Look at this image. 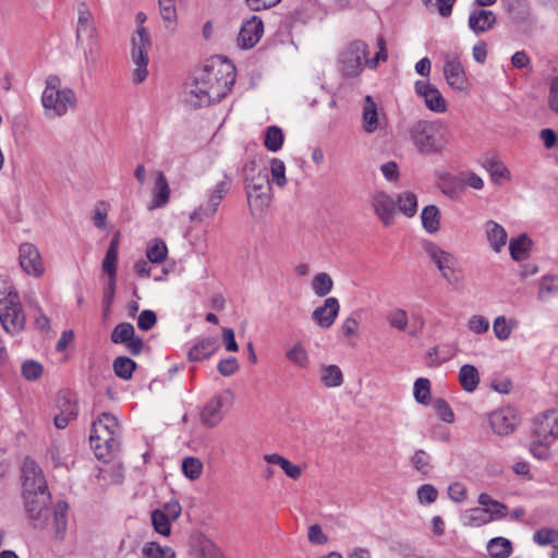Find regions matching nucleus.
Here are the masks:
<instances>
[{
	"label": "nucleus",
	"instance_id": "nucleus-1",
	"mask_svg": "<svg viewBox=\"0 0 558 558\" xmlns=\"http://www.w3.org/2000/svg\"><path fill=\"white\" fill-rule=\"evenodd\" d=\"M235 82V66L228 60H209L189 90L187 101L196 107L209 106L220 101L230 92Z\"/></svg>",
	"mask_w": 558,
	"mask_h": 558
},
{
	"label": "nucleus",
	"instance_id": "nucleus-2",
	"mask_svg": "<svg viewBox=\"0 0 558 558\" xmlns=\"http://www.w3.org/2000/svg\"><path fill=\"white\" fill-rule=\"evenodd\" d=\"M23 498L28 519L36 529L46 526L50 510V493L41 469L31 458H25L21 468Z\"/></svg>",
	"mask_w": 558,
	"mask_h": 558
},
{
	"label": "nucleus",
	"instance_id": "nucleus-3",
	"mask_svg": "<svg viewBox=\"0 0 558 558\" xmlns=\"http://www.w3.org/2000/svg\"><path fill=\"white\" fill-rule=\"evenodd\" d=\"M120 427L110 413H102L94 423L89 435L90 447L98 460L109 461L120 449Z\"/></svg>",
	"mask_w": 558,
	"mask_h": 558
},
{
	"label": "nucleus",
	"instance_id": "nucleus-4",
	"mask_svg": "<svg viewBox=\"0 0 558 558\" xmlns=\"http://www.w3.org/2000/svg\"><path fill=\"white\" fill-rule=\"evenodd\" d=\"M244 181L246 190V198L253 215L263 214L264 209L269 205L270 183L266 170L260 171L256 161H248L244 169Z\"/></svg>",
	"mask_w": 558,
	"mask_h": 558
},
{
	"label": "nucleus",
	"instance_id": "nucleus-5",
	"mask_svg": "<svg viewBox=\"0 0 558 558\" xmlns=\"http://www.w3.org/2000/svg\"><path fill=\"white\" fill-rule=\"evenodd\" d=\"M76 97L74 92L61 87V80L57 75H49L41 96V104L48 118L53 119L64 116L75 107Z\"/></svg>",
	"mask_w": 558,
	"mask_h": 558
},
{
	"label": "nucleus",
	"instance_id": "nucleus-6",
	"mask_svg": "<svg viewBox=\"0 0 558 558\" xmlns=\"http://www.w3.org/2000/svg\"><path fill=\"white\" fill-rule=\"evenodd\" d=\"M232 184V178L225 171L217 172L215 175V185L208 191L207 201L197 207L191 215L192 221H203L206 218L213 217L229 193Z\"/></svg>",
	"mask_w": 558,
	"mask_h": 558
},
{
	"label": "nucleus",
	"instance_id": "nucleus-7",
	"mask_svg": "<svg viewBox=\"0 0 558 558\" xmlns=\"http://www.w3.org/2000/svg\"><path fill=\"white\" fill-rule=\"evenodd\" d=\"M409 133L413 144L422 154L436 153L442 147L440 126L436 122L418 120L411 125Z\"/></svg>",
	"mask_w": 558,
	"mask_h": 558
},
{
	"label": "nucleus",
	"instance_id": "nucleus-8",
	"mask_svg": "<svg viewBox=\"0 0 558 558\" xmlns=\"http://www.w3.org/2000/svg\"><path fill=\"white\" fill-rule=\"evenodd\" d=\"M0 323L12 336L24 330L26 317L17 292H9L3 300H0Z\"/></svg>",
	"mask_w": 558,
	"mask_h": 558
},
{
	"label": "nucleus",
	"instance_id": "nucleus-9",
	"mask_svg": "<svg viewBox=\"0 0 558 558\" xmlns=\"http://www.w3.org/2000/svg\"><path fill=\"white\" fill-rule=\"evenodd\" d=\"M422 246L428 258L437 266L447 282L456 288L460 287L462 278L456 270V257L432 241H424Z\"/></svg>",
	"mask_w": 558,
	"mask_h": 558
},
{
	"label": "nucleus",
	"instance_id": "nucleus-10",
	"mask_svg": "<svg viewBox=\"0 0 558 558\" xmlns=\"http://www.w3.org/2000/svg\"><path fill=\"white\" fill-rule=\"evenodd\" d=\"M150 47V37L145 27L140 26L136 35L132 39V60L135 64L133 71V83H143L148 75V49Z\"/></svg>",
	"mask_w": 558,
	"mask_h": 558
},
{
	"label": "nucleus",
	"instance_id": "nucleus-11",
	"mask_svg": "<svg viewBox=\"0 0 558 558\" xmlns=\"http://www.w3.org/2000/svg\"><path fill=\"white\" fill-rule=\"evenodd\" d=\"M368 46L362 40H354L340 53V71L344 76H357L363 69V61L366 62Z\"/></svg>",
	"mask_w": 558,
	"mask_h": 558
},
{
	"label": "nucleus",
	"instance_id": "nucleus-12",
	"mask_svg": "<svg viewBox=\"0 0 558 558\" xmlns=\"http://www.w3.org/2000/svg\"><path fill=\"white\" fill-rule=\"evenodd\" d=\"M234 401V396L230 389L214 396L204 407L201 413V421L207 427L217 426L223 418V408L230 407Z\"/></svg>",
	"mask_w": 558,
	"mask_h": 558
},
{
	"label": "nucleus",
	"instance_id": "nucleus-13",
	"mask_svg": "<svg viewBox=\"0 0 558 558\" xmlns=\"http://www.w3.org/2000/svg\"><path fill=\"white\" fill-rule=\"evenodd\" d=\"M369 204L378 220L390 227L395 223L397 213L396 199L385 191H375L369 196Z\"/></svg>",
	"mask_w": 558,
	"mask_h": 558
},
{
	"label": "nucleus",
	"instance_id": "nucleus-14",
	"mask_svg": "<svg viewBox=\"0 0 558 558\" xmlns=\"http://www.w3.org/2000/svg\"><path fill=\"white\" fill-rule=\"evenodd\" d=\"M19 263L28 276L40 278L45 274V264L38 248L32 243H22L19 247Z\"/></svg>",
	"mask_w": 558,
	"mask_h": 558
},
{
	"label": "nucleus",
	"instance_id": "nucleus-15",
	"mask_svg": "<svg viewBox=\"0 0 558 558\" xmlns=\"http://www.w3.org/2000/svg\"><path fill=\"white\" fill-rule=\"evenodd\" d=\"M96 39L97 28L94 16L86 3L82 2L77 7L76 44L85 45V41L96 43Z\"/></svg>",
	"mask_w": 558,
	"mask_h": 558
},
{
	"label": "nucleus",
	"instance_id": "nucleus-16",
	"mask_svg": "<svg viewBox=\"0 0 558 558\" xmlns=\"http://www.w3.org/2000/svg\"><path fill=\"white\" fill-rule=\"evenodd\" d=\"M415 93L424 99L429 110L438 113H442L447 110L446 99L440 92L428 82L417 81L415 83Z\"/></svg>",
	"mask_w": 558,
	"mask_h": 558
},
{
	"label": "nucleus",
	"instance_id": "nucleus-17",
	"mask_svg": "<svg viewBox=\"0 0 558 558\" xmlns=\"http://www.w3.org/2000/svg\"><path fill=\"white\" fill-rule=\"evenodd\" d=\"M264 33V24L257 16H252L245 21L240 29L238 37V46L243 49L253 48L262 38Z\"/></svg>",
	"mask_w": 558,
	"mask_h": 558
},
{
	"label": "nucleus",
	"instance_id": "nucleus-18",
	"mask_svg": "<svg viewBox=\"0 0 558 558\" xmlns=\"http://www.w3.org/2000/svg\"><path fill=\"white\" fill-rule=\"evenodd\" d=\"M534 435L553 441L558 438V410H548L536 417Z\"/></svg>",
	"mask_w": 558,
	"mask_h": 558
},
{
	"label": "nucleus",
	"instance_id": "nucleus-19",
	"mask_svg": "<svg viewBox=\"0 0 558 558\" xmlns=\"http://www.w3.org/2000/svg\"><path fill=\"white\" fill-rule=\"evenodd\" d=\"M489 424L494 433L499 436L509 435L518 425V417L510 408H505L493 412L489 416Z\"/></svg>",
	"mask_w": 558,
	"mask_h": 558
},
{
	"label": "nucleus",
	"instance_id": "nucleus-20",
	"mask_svg": "<svg viewBox=\"0 0 558 558\" xmlns=\"http://www.w3.org/2000/svg\"><path fill=\"white\" fill-rule=\"evenodd\" d=\"M340 310L338 300L333 296L327 298L322 306L312 313L313 320L322 328H329L336 320Z\"/></svg>",
	"mask_w": 558,
	"mask_h": 558
},
{
	"label": "nucleus",
	"instance_id": "nucleus-21",
	"mask_svg": "<svg viewBox=\"0 0 558 558\" xmlns=\"http://www.w3.org/2000/svg\"><path fill=\"white\" fill-rule=\"evenodd\" d=\"M444 75L453 89L464 90L468 80L464 69L457 57L449 58L444 65Z\"/></svg>",
	"mask_w": 558,
	"mask_h": 558
},
{
	"label": "nucleus",
	"instance_id": "nucleus-22",
	"mask_svg": "<svg viewBox=\"0 0 558 558\" xmlns=\"http://www.w3.org/2000/svg\"><path fill=\"white\" fill-rule=\"evenodd\" d=\"M496 23L497 17L490 10L475 9L469 16V27L476 34L488 32Z\"/></svg>",
	"mask_w": 558,
	"mask_h": 558
},
{
	"label": "nucleus",
	"instance_id": "nucleus-23",
	"mask_svg": "<svg viewBox=\"0 0 558 558\" xmlns=\"http://www.w3.org/2000/svg\"><path fill=\"white\" fill-rule=\"evenodd\" d=\"M170 186L163 172H156L155 184L153 189L151 203L148 209L162 208L165 207L170 198Z\"/></svg>",
	"mask_w": 558,
	"mask_h": 558
},
{
	"label": "nucleus",
	"instance_id": "nucleus-24",
	"mask_svg": "<svg viewBox=\"0 0 558 558\" xmlns=\"http://www.w3.org/2000/svg\"><path fill=\"white\" fill-rule=\"evenodd\" d=\"M362 120H363V130L372 134L377 131L380 126V118L377 109V105L375 104L372 96L367 95L364 98V105L362 110Z\"/></svg>",
	"mask_w": 558,
	"mask_h": 558
},
{
	"label": "nucleus",
	"instance_id": "nucleus-25",
	"mask_svg": "<svg viewBox=\"0 0 558 558\" xmlns=\"http://www.w3.org/2000/svg\"><path fill=\"white\" fill-rule=\"evenodd\" d=\"M219 349V341L217 337H208L195 343L189 351V360L192 362H199L208 359Z\"/></svg>",
	"mask_w": 558,
	"mask_h": 558
},
{
	"label": "nucleus",
	"instance_id": "nucleus-26",
	"mask_svg": "<svg viewBox=\"0 0 558 558\" xmlns=\"http://www.w3.org/2000/svg\"><path fill=\"white\" fill-rule=\"evenodd\" d=\"M465 526L480 527L495 521L496 519L483 507L466 510L462 515Z\"/></svg>",
	"mask_w": 558,
	"mask_h": 558
},
{
	"label": "nucleus",
	"instance_id": "nucleus-27",
	"mask_svg": "<svg viewBox=\"0 0 558 558\" xmlns=\"http://www.w3.org/2000/svg\"><path fill=\"white\" fill-rule=\"evenodd\" d=\"M160 15L163 21L165 27L171 34H174L177 31V8L174 4V0H158Z\"/></svg>",
	"mask_w": 558,
	"mask_h": 558
},
{
	"label": "nucleus",
	"instance_id": "nucleus-28",
	"mask_svg": "<svg viewBox=\"0 0 558 558\" xmlns=\"http://www.w3.org/2000/svg\"><path fill=\"white\" fill-rule=\"evenodd\" d=\"M459 381L468 392H473L480 384V373L474 365L465 364L459 371Z\"/></svg>",
	"mask_w": 558,
	"mask_h": 558
},
{
	"label": "nucleus",
	"instance_id": "nucleus-29",
	"mask_svg": "<svg viewBox=\"0 0 558 558\" xmlns=\"http://www.w3.org/2000/svg\"><path fill=\"white\" fill-rule=\"evenodd\" d=\"M486 236L492 248L499 252L506 244L507 232L500 225L490 220L486 223Z\"/></svg>",
	"mask_w": 558,
	"mask_h": 558
},
{
	"label": "nucleus",
	"instance_id": "nucleus-30",
	"mask_svg": "<svg viewBox=\"0 0 558 558\" xmlns=\"http://www.w3.org/2000/svg\"><path fill=\"white\" fill-rule=\"evenodd\" d=\"M320 380L327 388L340 387L343 384V374L335 364L323 365L319 368Z\"/></svg>",
	"mask_w": 558,
	"mask_h": 558
},
{
	"label": "nucleus",
	"instance_id": "nucleus-31",
	"mask_svg": "<svg viewBox=\"0 0 558 558\" xmlns=\"http://www.w3.org/2000/svg\"><path fill=\"white\" fill-rule=\"evenodd\" d=\"M264 460L269 464L279 465L286 475L292 480H298L302 475V470L299 465L290 462L288 459L278 453L265 454Z\"/></svg>",
	"mask_w": 558,
	"mask_h": 558
},
{
	"label": "nucleus",
	"instance_id": "nucleus-32",
	"mask_svg": "<svg viewBox=\"0 0 558 558\" xmlns=\"http://www.w3.org/2000/svg\"><path fill=\"white\" fill-rule=\"evenodd\" d=\"M477 502L496 519L501 520L507 517L508 508L506 505L498 500L493 499L488 494L482 493L478 495Z\"/></svg>",
	"mask_w": 558,
	"mask_h": 558
},
{
	"label": "nucleus",
	"instance_id": "nucleus-33",
	"mask_svg": "<svg viewBox=\"0 0 558 558\" xmlns=\"http://www.w3.org/2000/svg\"><path fill=\"white\" fill-rule=\"evenodd\" d=\"M397 211L407 217H413L417 211V197L414 193L405 191L398 195L396 201Z\"/></svg>",
	"mask_w": 558,
	"mask_h": 558
},
{
	"label": "nucleus",
	"instance_id": "nucleus-34",
	"mask_svg": "<svg viewBox=\"0 0 558 558\" xmlns=\"http://www.w3.org/2000/svg\"><path fill=\"white\" fill-rule=\"evenodd\" d=\"M423 228L428 233H435L440 227V213L435 205L425 206L421 214Z\"/></svg>",
	"mask_w": 558,
	"mask_h": 558
},
{
	"label": "nucleus",
	"instance_id": "nucleus-35",
	"mask_svg": "<svg viewBox=\"0 0 558 558\" xmlns=\"http://www.w3.org/2000/svg\"><path fill=\"white\" fill-rule=\"evenodd\" d=\"M531 245L532 241L526 234H521L515 239H511L509 243L511 257L514 260L525 259Z\"/></svg>",
	"mask_w": 558,
	"mask_h": 558
},
{
	"label": "nucleus",
	"instance_id": "nucleus-36",
	"mask_svg": "<svg viewBox=\"0 0 558 558\" xmlns=\"http://www.w3.org/2000/svg\"><path fill=\"white\" fill-rule=\"evenodd\" d=\"M68 509L69 506L65 501H58L53 508V523L56 529V535L59 538H63L68 525Z\"/></svg>",
	"mask_w": 558,
	"mask_h": 558
},
{
	"label": "nucleus",
	"instance_id": "nucleus-37",
	"mask_svg": "<svg viewBox=\"0 0 558 558\" xmlns=\"http://www.w3.org/2000/svg\"><path fill=\"white\" fill-rule=\"evenodd\" d=\"M487 550L493 558H507L511 555L512 544L505 537H495L488 542Z\"/></svg>",
	"mask_w": 558,
	"mask_h": 558
},
{
	"label": "nucleus",
	"instance_id": "nucleus-38",
	"mask_svg": "<svg viewBox=\"0 0 558 558\" xmlns=\"http://www.w3.org/2000/svg\"><path fill=\"white\" fill-rule=\"evenodd\" d=\"M112 368L116 376L123 380H129L136 368V363L131 357L122 355L114 359Z\"/></svg>",
	"mask_w": 558,
	"mask_h": 558
},
{
	"label": "nucleus",
	"instance_id": "nucleus-39",
	"mask_svg": "<svg viewBox=\"0 0 558 558\" xmlns=\"http://www.w3.org/2000/svg\"><path fill=\"white\" fill-rule=\"evenodd\" d=\"M484 168L489 172L495 183H499L500 180H510L511 178L510 171L505 163L494 158H487L484 161Z\"/></svg>",
	"mask_w": 558,
	"mask_h": 558
},
{
	"label": "nucleus",
	"instance_id": "nucleus-40",
	"mask_svg": "<svg viewBox=\"0 0 558 558\" xmlns=\"http://www.w3.org/2000/svg\"><path fill=\"white\" fill-rule=\"evenodd\" d=\"M286 357L295 366L306 368L310 364L307 351L301 342L294 343L286 351Z\"/></svg>",
	"mask_w": 558,
	"mask_h": 558
},
{
	"label": "nucleus",
	"instance_id": "nucleus-41",
	"mask_svg": "<svg viewBox=\"0 0 558 558\" xmlns=\"http://www.w3.org/2000/svg\"><path fill=\"white\" fill-rule=\"evenodd\" d=\"M143 558H175L174 550L169 547H162L157 542H148L142 549Z\"/></svg>",
	"mask_w": 558,
	"mask_h": 558
},
{
	"label": "nucleus",
	"instance_id": "nucleus-42",
	"mask_svg": "<svg viewBox=\"0 0 558 558\" xmlns=\"http://www.w3.org/2000/svg\"><path fill=\"white\" fill-rule=\"evenodd\" d=\"M168 255V248L162 240H154L147 247L146 256L150 263L160 264L165 262Z\"/></svg>",
	"mask_w": 558,
	"mask_h": 558
},
{
	"label": "nucleus",
	"instance_id": "nucleus-43",
	"mask_svg": "<svg viewBox=\"0 0 558 558\" xmlns=\"http://www.w3.org/2000/svg\"><path fill=\"white\" fill-rule=\"evenodd\" d=\"M283 133L276 125L268 126L266 130L264 145L269 151H278L283 144Z\"/></svg>",
	"mask_w": 558,
	"mask_h": 558
},
{
	"label": "nucleus",
	"instance_id": "nucleus-44",
	"mask_svg": "<svg viewBox=\"0 0 558 558\" xmlns=\"http://www.w3.org/2000/svg\"><path fill=\"white\" fill-rule=\"evenodd\" d=\"M333 288L331 277L326 272H319L314 276L312 281V289L317 296L327 295Z\"/></svg>",
	"mask_w": 558,
	"mask_h": 558
},
{
	"label": "nucleus",
	"instance_id": "nucleus-45",
	"mask_svg": "<svg viewBox=\"0 0 558 558\" xmlns=\"http://www.w3.org/2000/svg\"><path fill=\"white\" fill-rule=\"evenodd\" d=\"M151 524L154 530L163 536H169L171 533V520L163 514L161 509L151 511Z\"/></svg>",
	"mask_w": 558,
	"mask_h": 558
},
{
	"label": "nucleus",
	"instance_id": "nucleus-46",
	"mask_svg": "<svg viewBox=\"0 0 558 558\" xmlns=\"http://www.w3.org/2000/svg\"><path fill=\"white\" fill-rule=\"evenodd\" d=\"M135 333L134 326L130 323L118 324L111 332L110 339L113 343L124 344Z\"/></svg>",
	"mask_w": 558,
	"mask_h": 558
},
{
	"label": "nucleus",
	"instance_id": "nucleus-47",
	"mask_svg": "<svg viewBox=\"0 0 558 558\" xmlns=\"http://www.w3.org/2000/svg\"><path fill=\"white\" fill-rule=\"evenodd\" d=\"M411 463L413 468L422 474H427L432 469V458L423 449L416 450L414 452V454L411 457Z\"/></svg>",
	"mask_w": 558,
	"mask_h": 558
},
{
	"label": "nucleus",
	"instance_id": "nucleus-48",
	"mask_svg": "<svg viewBox=\"0 0 558 558\" xmlns=\"http://www.w3.org/2000/svg\"><path fill=\"white\" fill-rule=\"evenodd\" d=\"M414 398L416 402L427 404L430 399V383L427 378H417L414 383Z\"/></svg>",
	"mask_w": 558,
	"mask_h": 558
},
{
	"label": "nucleus",
	"instance_id": "nucleus-49",
	"mask_svg": "<svg viewBox=\"0 0 558 558\" xmlns=\"http://www.w3.org/2000/svg\"><path fill=\"white\" fill-rule=\"evenodd\" d=\"M182 471L190 480H197L202 475L203 464L197 458L187 457L182 462Z\"/></svg>",
	"mask_w": 558,
	"mask_h": 558
},
{
	"label": "nucleus",
	"instance_id": "nucleus-50",
	"mask_svg": "<svg viewBox=\"0 0 558 558\" xmlns=\"http://www.w3.org/2000/svg\"><path fill=\"white\" fill-rule=\"evenodd\" d=\"M387 320L391 328L403 331L409 325V317L404 310L396 308L388 313Z\"/></svg>",
	"mask_w": 558,
	"mask_h": 558
},
{
	"label": "nucleus",
	"instance_id": "nucleus-51",
	"mask_svg": "<svg viewBox=\"0 0 558 558\" xmlns=\"http://www.w3.org/2000/svg\"><path fill=\"white\" fill-rule=\"evenodd\" d=\"M553 440L536 438L531 446V453L538 460H547L550 457V445Z\"/></svg>",
	"mask_w": 558,
	"mask_h": 558
},
{
	"label": "nucleus",
	"instance_id": "nucleus-52",
	"mask_svg": "<svg viewBox=\"0 0 558 558\" xmlns=\"http://www.w3.org/2000/svg\"><path fill=\"white\" fill-rule=\"evenodd\" d=\"M270 172L276 185L283 187L287 184L286 166L282 160L272 158L270 161Z\"/></svg>",
	"mask_w": 558,
	"mask_h": 558
},
{
	"label": "nucleus",
	"instance_id": "nucleus-53",
	"mask_svg": "<svg viewBox=\"0 0 558 558\" xmlns=\"http://www.w3.org/2000/svg\"><path fill=\"white\" fill-rule=\"evenodd\" d=\"M433 408L440 420L447 423L454 421V414L450 405L444 399H435L433 401Z\"/></svg>",
	"mask_w": 558,
	"mask_h": 558
},
{
	"label": "nucleus",
	"instance_id": "nucleus-54",
	"mask_svg": "<svg viewBox=\"0 0 558 558\" xmlns=\"http://www.w3.org/2000/svg\"><path fill=\"white\" fill-rule=\"evenodd\" d=\"M533 541L541 546L554 544L558 542V531L553 529L537 530L533 535Z\"/></svg>",
	"mask_w": 558,
	"mask_h": 558
},
{
	"label": "nucleus",
	"instance_id": "nucleus-55",
	"mask_svg": "<svg viewBox=\"0 0 558 558\" xmlns=\"http://www.w3.org/2000/svg\"><path fill=\"white\" fill-rule=\"evenodd\" d=\"M43 374V366L35 361H26L22 365V375L28 380H36Z\"/></svg>",
	"mask_w": 558,
	"mask_h": 558
},
{
	"label": "nucleus",
	"instance_id": "nucleus-56",
	"mask_svg": "<svg viewBox=\"0 0 558 558\" xmlns=\"http://www.w3.org/2000/svg\"><path fill=\"white\" fill-rule=\"evenodd\" d=\"M157 323V315L151 310H144L140 313L137 318V326L141 330L148 331L153 329V327Z\"/></svg>",
	"mask_w": 558,
	"mask_h": 558
},
{
	"label": "nucleus",
	"instance_id": "nucleus-57",
	"mask_svg": "<svg viewBox=\"0 0 558 558\" xmlns=\"http://www.w3.org/2000/svg\"><path fill=\"white\" fill-rule=\"evenodd\" d=\"M493 330L499 340H507L511 333V327L508 325L505 316H498L494 320Z\"/></svg>",
	"mask_w": 558,
	"mask_h": 558
},
{
	"label": "nucleus",
	"instance_id": "nucleus-58",
	"mask_svg": "<svg viewBox=\"0 0 558 558\" xmlns=\"http://www.w3.org/2000/svg\"><path fill=\"white\" fill-rule=\"evenodd\" d=\"M118 253H113V251H107L105 258L102 260V270L110 277V279H116Z\"/></svg>",
	"mask_w": 558,
	"mask_h": 558
},
{
	"label": "nucleus",
	"instance_id": "nucleus-59",
	"mask_svg": "<svg viewBox=\"0 0 558 558\" xmlns=\"http://www.w3.org/2000/svg\"><path fill=\"white\" fill-rule=\"evenodd\" d=\"M377 47L378 51L376 56L372 59H366V65L371 69H375L380 61H386L388 58L386 41L381 36L377 38Z\"/></svg>",
	"mask_w": 558,
	"mask_h": 558
},
{
	"label": "nucleus",
	"instance_id": "nucleus-60",
	"mask_svg": "<svg viewBox=\"0 0 558 558\" xmlns=\"http://www.w3.org/2000/svg\"><path fill=\"white\" fill-rule=\"evenodd\" d=\"M437 489L429 484H424L417 489V498L422 504H432L437 498Z\"/></svg>",
	"mask_w": 558,
	"mask_h": 558
},
{
	"label": "nucleus",
	"instance_id": "nucleus-61",
	"mask_svg": "<svg viewBox=\"0 0 558 558\" xmlns=\"http://www.w3.org/2000/svg\"><path fill=\"white\" fill-rule=\"evenodd\" d=\"M218 372L222 376H232L239 369V363L235 357H227L218 363Z\"/></svg>",
	"mask_w": 558,
	"mask_h": 558
},
{
	"label": "nucleus",
	"instance_id": "nucleus-62",
	"mask_svg": "<svg viewBox=\"0 0 558 558\" xmlns=\"http://www.w3.org/2000/svg\"><path fill=\"white\" fill-rule=\"evenodd\" d=\"M468 326L473 332L481 335L488 330L489 322L484 316L474 315L470 318Z\"/></svg>",
	"mask_w": 558,
	"mask_h": 558
},
{
	"label": "nucleus",
	"instance_id": "nucleus-63",
	"mask_svg": "<svg viewBox=\"0 0 558 558\" xmlns=\"http://www.w3.org/2000/svg\"><path fill=\"white\" fill-rule=\"evenodd\" d=\"M448 495L454 502H462L468 497V490L463 484L456 482L448 487Z\"/></svg>",
	"mask_w": 558,
	"mask_h": 558
},
{
	"label": "nucleus",
	"instance_id": "nucleus-64",
	"mask_svg": "<svg viewBox=\"0 0 558 558\" xmlns=\"http://www.w3.org/2000/svg\"><path fill=\"white\" fill-rule=\"evenodd\" d=\"M548 106L554 112L558 113V76L551 81L548 95Z\"/></svg>",
	"mask_w": 558,
	"mask_h": 558
}]
</instances>
